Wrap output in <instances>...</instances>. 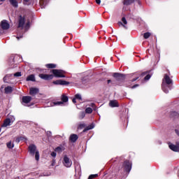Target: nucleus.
Masks as SVG:
<instances>
[{
	"label": "nucleus",
	"instance_id": "nucleus-1",
	"mask_svg": "<svg viewBox=\"0 0 179 179\" xmlns=\"http://www.w3.org/2000/svg\"><path fill=\"white\" fill-rule=\"evenodd\" d=\"M170 85H173V80L170 78V76H169V75L165 74L162 80V90L163 92H164V93H169V91L171 90Z\"/></svg>",
	"mask_w": 179,
	"mask_h": 179
},
{
	"label": "nucleus",
	"instance_id": "nucleus-2",
	"mask_svg": "<svg viewBox=\"0 0 179 179\" xmlns=\"http://www.w3.org/2000/svg\"><path fill=\"white\" fill-rule=\"evenodd\" d=\"M29 152L31 156H34L35 155V159L37 162L40 160V152L38 150H37V147L34 144H31L29 146Z\"/></svg>",
	"mask_w": 179,
	"mask_h": 179
},
{
	"label": "nucleus",
	"instance_id": "nucleus-3",
	"mask_svg": "<svg viewBox=\"0 0 179 179\" xmlns=\"http://www.w3.org/2000/svg\"><path fill=\"white\" fill-rule=\"evenodd\" d=\"M69 99L67 96L65 94L62 95V101H57V102H50V105H48V107H54V106H61V104H64V103H68V101Z\"/></svg>",
	"mask_w": 179,
	"mask_h": 179
},
{
	"label": "nucleus",
	"instance_id": "nucleus-4",
	"mask_svg": "<svg viewBox=\"0 0 179 179\" xmlns=\"http://www.w3.org/2000/svg\"><path fill=\"white\" fill-rule=\"evenodd\" d=\"M122 169H123L124 171L129 173L132 169V162L128 160L125 161L122 164Z\"/></svg>",
	"mask_w": 179,
	"mask_h": 179
},
{
	"label": "nucleus",
	"instance_id": "nucleus-5",
	"mask_svg": "<svg viewBox=\"0 0 179 179\" xmlns=\"http://www.w3.org/2000/svg\"><path fill=\"white\" fill-rule=\"evenodd\" d=\"M62 163L64 167H66L67 169L72 166V160L68 157V155H64Z\"/></svg>",
	"mask_w": 179,
	"mask_h": 179
},
{
	"label": "nucleus",
	"instance_id": "nucleus-6",
	"mask_svg": "<svg viewBox=\"0 0 179 179\" xmlns=\"http://www.w3.org/2000/svg\"><path fill=\"white\" fill-rule=\"evenodd\" d=\"M52 72L55 78H65L64 72L62 70L53 69Z\"/></svg>",
	"mask_w": 179,
	"mask_h": 179
},
{
	"label": "nucleus",
	"instance_id": "nucleus-7",
	"mask_svg": "<svg viewBox=\"0 0 179 179\" xmlns=\"http://www.w3.org/2000/svg\"><path fill=\"white\" fill-rule=\"evenodd\" d=\"M14 121H15V117L11 116L4 120V122L2 127H9L10 125V123L13 122Z\"/></svg>",
	"mask_w": 179,
	"mask_h": 179
},
{
	"label": "nucleus",
	"instance_id": "nucleus-8",
	"mask_svg": "<svg viewBox=\"0 0 179 179\" xmlns=\"http://www.w3.org/2000/svg\"><path fill=\"white\" fill-rule=\"evenodd\" d=\"M39 78H41V79H43V80H51V79H53L54 76L51 74L41 73L39 74Z\"/></svg>",
	"mask_w": 179,
	"mask_h": 179
},
{
	"label": "nucleus",
	"instance_id": "nucleus-9",
	"mask_svg": "<svg viewBox=\"0 0 179 179\" xmlns=\"http://www.w3.org/2000/svg\"><path fill=\"white\" fill-rule=\"evenodd\" d=\"M24 23H26V20L24 19V17L20 15L18 19V27L23 29Z\"/></svg>",
	"mask_w": 179,
	"mask_h": 179
},
{
	"label": "nucleus",
	"instance_id": "nucleus-10",
	"mask_svg": "<svg viewBox=\"0 0 179 179\" xmlns=\"http://www.w3.org/2000/svg\"><path fill=\"white\" fill-rule=\"evenodd\" d=\"M53 85H60L62 86H66L67 85H69V82L62 80H57L55 81H53Z\"/></svg>",
	"mask_w": 179,
	"mask_h": 179
},
{
	"label": "nucleus",
	"instance_id": "nucleus-11",
	"mask_svg": "<svg viewBox=\"0 0 179 179\" xmlns=\"http://www.w3.org/2000/svg\"><path fill=\"white\" fill-rule=\"evenodd\" d=\"M1 27L3 29V30H8V29L10 27V25H9V23H8V21L3 20L1 21Z\"/></svg>",
	"mask_w": 179,
	"mask_h": 179
},
{
	"label": "nucleus",
	"instance_id": "nucleus-12",
	"mask_svg": "<svg viewBox=\"0 0 179 179\" xmlns=\"http://www.w3.org/2000/svg\"><path fill=\"white\" fill-rule=\"evenodd\" d=\"M31 101V96H25L22 97V104L24 106H26V104H28V103H30Z\"/></svg>",
	"mask_w": 179,
	"mask_h": 179
},
{
	"label": "nucleus",
	"instance_id": "nucleus-13",
	"mask_svg": "<svg viewBox=\"0 0 179 179\" xmlns=\"http://www.w3.org/2000/svg\"><path fill=\"white\" fill-rule=\"evenodd\" d=\"M113 76V78H115V79H117V80H121V79L125 78V76L124 74H121L119 73H114Z\"/></svg>",
	"mask_w": 179,
	"mask_h": 179
},
{
	"label": "nucleus",
	"instance_id": "nucleus-14",
	"mask_svg": "<svg viewBox=\"0 0 179 179\" xmlns=\"http://www.w3.org/2000/svg\"><path fill=\"white\" fill-rule=\"evenodd\" d=\"M122 22H118L119 26H123L124 29H128V27L126 25L128 22H127V18H125V17L122 18Z\"/></svg>",
	"mask_w": 179,
	"mask_h": 179
},
{
	"label": "nucleus",
	"instance_id": "nucleus-15",
	"mask_svg": "<svg viewBox=\"0 0 179 179\" xmlns=\"http://www.w3.org/2000/svg\"><path fill=\"white\" fill-rule=\"evenodd\" d=\"M169 146L171 150H173V152H179V143H178L177 145L174 144H169Z\"/></svg>",
	"mask_w": 179,
	"mask_h": 179
},
{
	"label": "nucleus",
	"instance_id": "nucleus-16",
	"mask_svg": "<svg viewBox=\"0 0 179 179\" xmlns=\"http://www.w3.org/2000/svg\"><path fill=\"white\" fill-rule=\"evenodd\" d=\"M38 93V88L31 87L29 89V94L31 96H36Z\"/></svg>",
	"mask_w": 179,
	"mask_h": 179
},
{
	"label": "nucleus",
	"instance_id": "nucleus-17",
	"mask_svg": "<svg viewBox=\"0 0 179 179\" xmlns=\"http://www.w3.org/2000/svg\"><path fill=\"white\" fill-rule=\"evenodd\" d=\"M110 107L114 108V107H119L120 105L118 104V101L116 100H112L109 102Z\"/></svg>",
	"mask_w": 179,
	"mask_h": 179
},
{
	"label": "nucleus",
	"instance_id": "nucleus-18",
	"mask_svg": "<svg viewBox=\"0 0 179 179\" xmlns=\"http://www.w3.org/2000/svg\"><path fill=\"white\" fill-rule=\"evenodd\" d=\"M4 92H5L6 94H10V93H12V92H13V88L10 86H8V87H5Z\"/></svg>",
	"mask_w": 179,
	"mask_h": 179
},
{
	"label": "nucleus",
	"instance_id": "nucleus-19",
	"mask_svg": "<svg viewBox=\"0 0 179 179\" xmlns=\"http://www.w3.org/2000/svg\"><path fill=\"white\" fill-rule=\"evenodd\" d=\"M48 1L49 0H40V5H41V8L42 9H43L44 8H45V6H47V3H48Z\"/></svg>",
	"mask_w": 179,
	"mask_h": 179
},
{
	"label": "nucleus",
	"instance_id": "nucleus-20",
	"mask_svg": "<svg viewBox=\"0 0 179 179\" xmlns=\"http://www.w3.org/2000/svg\"><path fill=\"white\" fill-rule=\"evenodd\" d=\"M36 82V77L34 76V75L31 74L29 75L27 78V82Z\"/></svg>",
	"mask_w": 179,
	"mask_h": 179
},
{
	"label": "nucleus",
	"instance_id": "nucleus-21",
	"mask_svg": "<svg viewBox=\"0 0 179 179\" xmlns=\"http://www.w3.org/2000/svg\"><path fill=\"white\" fill-rule=\"evenodd\" d=\"M78 138H79V137L78 136V135H76V134H71V135L70 136L69 139H70V141H71V142L75 143L76 141H78Z\"/></svg>",
	"mask_w": 179,
	"mask_h": 179
},
{
	"label": "nucleus",
	"instance_id": "nucleus-22",
	"mask_svg": "<svg viewBox=\"0 0 179 179\" xmlns=\"http://www.w3.org/2000/svg\"><path fill=\"white\" fill-rule=\"evenodd\" d=\"M10 3L14 7V8H17L18 3L17 1L16 0H9Z\"/></svg>",
	"mask_w": 179,
	"mask_h": 179
},
{
	"label": "nucleus",
	"instance_id": "nucleus-23",
	"mask_svg": "<svg viewBox=\"0 0 179 179\" xmlns=\"http://www.w3.org/2000/svg\"><path fill=\"white\" fill-rule=\"evenodd\" d=\"M93 128H94V123H92V124H90L89 126H87L84 129V132H86V131H90V129H93Z\"/></svg>",
	"mask_w": 179,
	"mask_h": 179
},
{
	"label": "nucleus",
	"instance_id": "nucleus-24",
	"mask_svg": "<svg viewBox=\"0 0 179 179\" xmlns=\"http://www.w3.org/2000/svg\"><path fill=\"white\" fill-rule=\"evenodd\" d=\"M45 66L47 68H49L50 69H52L54 68H57V64H48L45 65Z\"/></svg>",
	"mask_w": 179,
	"mask_h": 179
},
{
	"label": "nucleus",
	"instance_id": "nucleus-25",
	"mask_svg": "<svg viewBox=\"0 0 179 179\" xmlns=\"http://www.w3.org/2000/svg\"><path fill=\"white\" fill-rule=\"evenodd\" d=\"M6 145H7V148H8V149H13V148L15 147V144L12 143V141L7 143Z\"/></svg>",
	"mask_w": 179,
	"mask_h": 179
},
{
	"label": "nucleus",
	"instance_id": "nucleus-26",
	"mask_svg": "<svg viewBox=\"0 0 179 179\" xmlns=\"http://www.w3.org/2000/svg\"><path fill=\"white\" fill-rule=\"evenodd\" d=\"M86 114H92L93 113V109L90 107H88L85 109Z\"/></svg>",
	"mask_w": 179,
	"mask_h": 179
},
{
	"label": "nucleus",
	"instance_id": "nucleus-27",
	"mask_svg": "<svg viewBox=\"0 0 179 179\" xmlns=\"http://www.w3.org/2000/svg\"><path fill=\"white\" fill-rule=\"evenodd\" d=\"M134 0H124V5H131V3H134Z\"/></svg>",
	"mask_w": 179,
	"mask_h": 179
},
{
	"label": "nucleus",
	"instance_id": "nucleus-28",
	"mask_svg": "<svg viewBox=\"0 0 179 179\" xmlns=\"http://www.w3.org/2000/svg\"><path fill=\"white\" fill-rule=\"evenodd\" d=\"M150 36H151L150 32H146V33H145V34H143V37H144V38H145V39L149 38L150 37Z\"/></svg>",
	"mask_w": 179,
	"mask_h": 179
},
{
	"label": "nucleus",
	"instance_id": "nucleus-29",
	"mask_svg": "<svg viewBox=\"0 0 179 179\" xmlns=\"http://www.w3.org/2000/svg\"><path fill=\"white\" fill-rule=\"evenodd\" d=\"M85 117H86V113L85 112H81L79 115V117L83 120Z\"/></svg>",
	"mask_w": 179,
	"mask_h": 179
},
{
	"label": "nucleus",
	"instance_id": "nucleus-30",
	"mask_svg": "<svg viewBox=\"0 0 179 179\" xmlns=\"http://www.w3.org/2000/svg\"><path fill=\"white\" fill-rule=\"evenodd\" d=\"M10 76H12V74H8L6 75L4 78H3V82H5V83H8V81L6 80L7 78H10Z\"/></svg>",
	"mask_w": 179,
	"mask_h": 179
},
{
	"label": "nucleus",
	"instance_id": "nucleus-31",
	"mask_svg": "<svg viewBox=\"0 0 179 179\" xmlns=\"http://www.w3.org/2000/svg\"><path fill=\"white\" fill-rule=\"evenodd\" d=\"M87 106H89L90 107H92V108H93L94 110H96V104H94V103H90Z\"/></svg>",
	"mask_w": 179,
	"mask_h": 179
},
{
	"label": "nucleus",
	"instance_id": "nucleus-32",
	"mask_svg": "<svg viewBox=\"0 0 179 179\" xmlns=\"http://www.w3.org/2000/svg\"><path fill=\"white\" fill-rule=\"evenodd\" d=\"M75 98L77 99L78 100H82V95L77 94H76Z\"/></svg>",
	"mask_w": 179,
	"mask_h": 179
},
{
	"label": "nucleus",
	"instance_id": "nucleus-33",
	"mask_svg": "<svg viewBox=\"0 0 179 179\" xmlns=\"http://www.w3.org/2000/svg\"><path fill=\"white\" fill-rule=\"evenodd\" d=\"M55 152H59V153L62 152V148H61V147L56 148L55 150Z\"/></svg>",
	"mask_w": 179,
	"mask_h": 179
},
{
	"label": "nucleus",
	"instance_id": "nucleus-34",
	"mask_svg": "<svg viewBox=\"0 0 179 179\" xmlns=\"http://www.w3.org/2000/svg\"><path fill=\"white\" fill-rule=\"evenodd\" d=\"M23 139H24V138L21 136V137L17 138L15 141L17 143H19V142H20V141H23Z\"/></svg>",
	"mask_w": 179,
	"mask_h": 179
},
{
	"label": "nucleus",
	"instance_id": "nucleus-35",
	"mask_svg": "<svg viewBox=\"0 0 179 179\" xmlns=\"http://www.w3.org/2000/svg\"><path fill=\"white\" fill-rule=\"evenodd\" d=\"M97 176H99L98 174H94V175H90L88 178V179H93V178H96V177H97Z\"/></svg>",
	"mask_w": 179,
	"mask_h": 179
},
{
	"label": "nucleus",
	"instance_id": "nucleus-36",
	"mask_svg": "<svg viewBox=\"0 0 179 179\" xmlns=\"http://www.w3.org/2000/svg\"><path fill=\"white\" fill-rule=\"evenodd\" d=\"M14 76L19 78V76H22V73L21 72H17L14 73Z\"/></svg>",
	"mask_w": 179,
	"mask_h": 179
},
{
	"label": "nucleus",
	"instance_id": "nucleus-37",
	"mask_svg": "<svg viewBox=\"0 0 179 179\" xmlns=\"http://www.w3.org/2000/svg\"><path fill=\"white\" fill-rule=\"evenodd\" d=\"M150 78H152V76H150V74H148V75H147V76L144 78V79H145V80H149V79H150Z\"/></svg>",
	"mask_w": 179,
	"mask_h": 179
},
{
	"label": "nucleus",
	"instance_id": "nucleus-38",
	"mask_svg": "<svg viewBox=\"0 0 179 179\" xmlns=\"http://www.w3.org/2000/svg\"><path fill=\"white\" fill-rule=\"evenodd\" d=\"M50 155H51L52 157H57V152H51Z\"/></svg>",
	"mask_w": 179,
	"mask_h": 179
},
{
	"label": "nucleus",
	"instance_id": "nucleus-39",
	"mask_svg": "<svg viewBox=\"0 0 179 179\" xmlns=\"http://www.w3.org/2000/svg\"><path fill=\"white\" fill-rule=\"evenodd\" d=\"M22 37H23V35H19V34H17L16 38L17 40H20V38H22Z\"/></svg>",
	"mask_w": 179,
	"mask_h": 179
},
{
	"label": "nucleus",
	"instance_id": "nucleus-40",
	"mask_svg": "<svg viewBox=\"0 0 179 179\" xmlns=\"http://www.w3.org/2000/svg\"><path fill=\"white\" fill-rule=\"evenodd\" d=\"M96 1V3L98 4V5H100V3H101V0H95Z\"/></svg>",
	"mask_w": 179,
	"mask_h": 179
},
{
	"label": "nucleus",
	"instance_id": "nucleus-41",
	"mask_svg": "<svg viewBox=\"0 0 179 179\" xmlns=\"http://www.w3.org/2000/svg\"><path fill=\"white\" fill-rule=\"evenodd\" d=\"M79 128L82 129V128H85V124H80L79 125Z\"/></svg>",
	"mask_w": 179,
	"mask_h": 179
},
{
	"label": "nucleus",
	"instance_id": "nucleus-42",
	"mask_svg": "<svg viewBox=\"0 0 179 179\" xmlns=\"http://www.w3.org/2000/svg\"><path fill=\"white\" fill-rule=\"evenodd\" d=\"M29 26H30V22H27L25 26V29H27Z\"/></svg>",
	"mask_w": 179,
	"mask_h": 179
},
{
	"label": "nucleus",
	"instance_id": "nucleus-43",
	"mask_svg": "<svg viewBox=\"0 0 179 179\" xmlns=\"http://www.w3.org/2000/svg\"><path fill=\"white\" fill-rule=\"evenodd\" d=\"M138 86H139V85H134L133 87H131V89H135L136 87H138Z\"/></svg>",
	"mask_w": 179,
	"mask_h": 179
},
{
	"label": "nucleus",
	"instance_id": "nucleus-44",
	"mask_svg": "<svg viewBox=\"0 0 179 179\" xmlns=\"http://www.w3.org/2000/svg\"><path fill=\"white\" fill-rule=\"evenodd\" d=\"M138 79H139V77H137L136 78H134L131 82H135L136 80H138Z\"/></svg>",
	"mask_w": 179,
	"mask_h": 179
},
{
	"label": "nucleus",
	"instance_id": "nucleus-45",
	"mask_svg": "<svg viewBox=\"0 0 179 179\" xmlns=\"http://www.w3.org/2000/svg\"><path fill=\"white\" fill-rule=\"evenodd\" d=\"M5 88V85H2L0 88L1 92H2V90Z\"/></svg>",
	"mask_w": 179,
	"mask_h": 179
},
{
	"label": "nucleus",
	"instance_id": "nucleus-46",
	"mask_svg": "<svg viewBox=\"0 0 179 179\" xmlns=\"http://www.w3.org/2000/svg\"><path fill=\"white\" fill-rule=\"evenodd\" d=\"M72 101L75 104L76 103V98L73 99Z\"/></svg>",
	"mask_w": 179,
	"mask_h": 179
},
{
	"label": "nucleus",
	"instance_id": "nucleus-47",
	"mask_svg": "<svg viewBox=\"0 0 179 179\" xmlns=\"http://www.w3.org/2000/svg\"><path fill=\"white\" fill-rule=\"evenodd\" d=\"M5 0H0V5H2V3H3Z\"/></svg>",
	"mask_w": 179,
	"mask_h": 179
},
{
	"label": "nucleus",
	"instance_id": "nucleus-48",
	"mask_svg": "<svg viewBox=\"0 0 179 179\" xmlns=\"http://www.w3.org/2000/svg\"><path fill=\"white\" fill-rule=\"evenodd\" d=\"M175 131H176V134H177V135H178L179 136V131H178V130H175Z\"/></svg>",
	"mask_w": 179,
	"mask_h": 179
},
{
	"label": "nucleus",
	"instance_id": "nucleus-49",
	"mask_svg": "<svg viewBox=\"0 0 179 179\" xmlns=\"http://www.w3.org/2000/svg\"><path fill=\"white\" fill-rule=\"evenodd\" d=\"M108 83H111V80H108Z\"/></svg>",
	"mask_w": 179,
	"mask_h": 179
},
{
	"label": "nucleus",
	"instance_id": "nucleus-50",
	"mask_svg": "<svg viewBox=\"0 0 179 179\" xmlns=\"http://www.w3.org/2000/svg\"><path fill=\"white\" fill-rule=\"evenodd\" d=\"M24 2H29V0H24Z\"/></svg>",
	"mask_w": 179,
	"mask_h": 179
},
{
	"label": "nucleus",
	"instance_id": "nucleus-51",
	"mask_svg": "<svg viewBox=\"0 0 179 179\" xmlns=\"http://www.w3.org/2000/svg\"><path fill=\"white\" fill-rule=\"evenodd\" d=\"M0 132H1V129H0Z\"/></svg>",
	"mask_w": 179,
	"mask_h": 179
}]
</instances>
